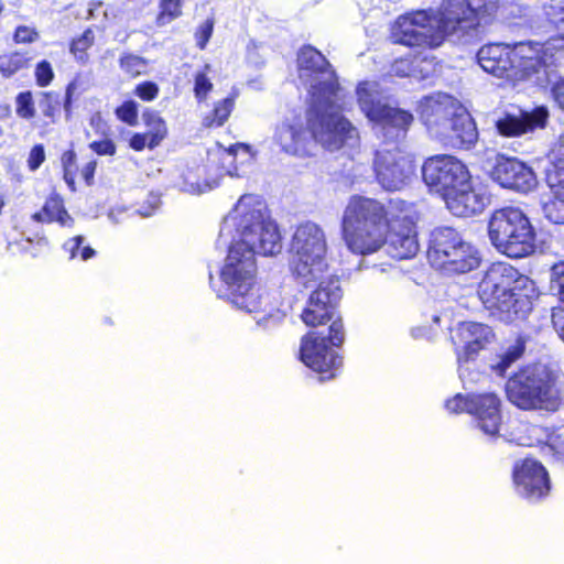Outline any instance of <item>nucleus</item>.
Instances as JSON below:
<instances>
[{
    "mask_svg": "<svg viewBox=\"0 0 564 564\" xmlns=\"http://www.w3.org/2000/svg\"><path fill=\"white\" fill-rule=\"evenodd\" d=\"M419 218L413 202L394 197L383 203L355 194L343 212L340 235L348 250L355 254H372L388 246L391 258L412 259L420 248Z\"/></svg>",
    "mask_w": 564,
    "mask_h": 564,
    "instance_id": "obj_1",
    "label": "nucleus"
},
{
    "mask_svg": "<svg viewBox=\"0 0 564 564\" xmlns=\"http://www.w3.org/2000/svg\"><path fill=\"white\" fill-rule=\"evenodd\" d=\"M497 10V0H447L438 12L435 28L424 10L399 15L390 26V41L408 47L435 48L456 31L477 30Z\"/></svg>",
    "mask_w": 564,
    "mask_h": 564,
    "instance_id": "obj_2",
    "label": "nucleus"
},
{
    "mask_svg": "<svg viewBox=\"0 0 564 564\" xmlns=\"http://www.w3.org/2000/svg\"><path fill=\"white\" fill-rule=\"evenodd\" d=\"M304 126L299 117L295 122H282L274 130V141L285 153L306 156L313 142L324 145L343 144L352 138L355 128L343 115L333 111L332 97L335 85L321 80L311 86Z\"/></svg>",
    "mask_w": 564,
    "mask_h": 564,
    "instance_id": "obj_3",
    "label": "nucleus"
},
{
    "mask_svg": "<svg viewBox=\"0 0 564 564\" xmlns=\"http://www.w3.org/2000/svg\"><path fill=\"white\" fill-rule=\"evenodd\" d=\"M538 295L535 281L505 261L491 263L477 288L482 307L491 317L507 325L527 321Z\"/></svg>",
    "mask_w": 564,
    "mask_h": 564,
    "instance_id": "obj_4",
    "label": "nucleus"
},
{
    "mask_svg": "<svg viewBox=\"0 0 564 564\" xmlns=\"http://www.w3.org/2000/svg\"><path fill=\"white\" fill-rule=\"evenodd\" d=\"M422 178L456 217H471L485 208V198L473 185L468 167L456 156L436 154L422 165Z\"/></svg>",
    "mask_w": 564,
    "mask_h": 564,
    "instance_id": "obj_5",
    "label": "nucleus"
},
{
    "mask_svg": "<svg viewBox=\"0 0 564 564\" xmlns=\"http://www.w3.org/2000/svg\"><path fill=\"white\" fill-rule=\"evenodd\" d=\"M506 395L522 411L554 413L564 405L560 375L541 362L528 364L514 371L506 382Z\"/></svg>",
    "mask_w": 564,
    "mask_h": 564,
    "instance_id": "obj_6",
    "label": "nucleus"
},
{
    "mask_svg": "<svg viewBox=\"0 0 564 564\" xmlns=\"http://www.w3.org/2000/svg\"><path fill=\"white\" fill-rule=\"evenodd\" d=\"M257 261L243 242L234 241L220 269L219 276L230 302L248 313H264V292L257 281Z\"/></svg>",
    "mask_w": 564,
    "mask_h": 564,
    "instance_id": "obj_7",
    "label": "nucleus"
},
{
    "mask_svg": "<svg viewBox=\"0 0 564 564\" xmlns=\"http://www.w3.org/2000/svg\"><path fill=\"white\" fill-rule=\"evenodd\" d=\"M492 247L510 259H523L536 250V230L529 216L516 206L495 209L487 226Z\"/></svg>",
    "mask_w": 564,
    "mask_h": 564,
    "instance_id": "obj_8",
    "label": "nucleus"
},
{
    "mask_svg": "<svg viewBox=\"0 0 564 564\" xmlns=\"http://www.w3.org/2000/svg\"><path fill=\"white\" fill-rule=\"evenodd\" d=\"M293 273L304 283L321 280L328 271L327 241L324 230L315 223L304 221L296 226L290 242Z\"/></svg>",
    "mask_w": 564,
    "mask_h": 564,
    "instance_id": "obj_9",
    "label": "nucleus"
},
{
    "mask_svg": "<svg viewBox=\"0 0 564 564\" xmlns=\"http://www.w3.org/2000/svg\"><path fill=\"white\" fill-rule=\"evenodd\" d=\"M341 296L339 280L330 276L319 282L301 313L302 322L313 328L330 322L327 339L330 345L336 347H340L345 340L343 319L337 314Z\"/></svg>",
    "mask_w": 564,
    "mask_h": 564,
    "instance_id": "obj_10",
    "label": "nucleus"
},
{
    "mask_svg": "<svg viewBox=\"0 0 564 564\" xmlns=\"http://www.w3.org/2000/svg\"><path fill=\"white\" fill-rule=\"evenodd\" d=\"M254 199L253 195L245 194L240 196L236 204V209L243 218L241 237L238 242H243L252 250L253 256H272L281 250V235L278 225L269 218H265L261 210H245L246 206Z\"/></svg>",
    "mask_w": 564,
    "mask_h": 564,
    "instance_id": "obj_11",
    "label": "nucleus"
},
{
    "mask_svg": "<svg viewBox=\"0 0 564 564\" xmlns=\"http://www.w3.org/2000/svg\"><path fill=\"white\" fill-rule=\"evenodd\" d=\"M327 336H321L316 330L307 332L301 338L300 360L311 370L319 375L321 381L336 378L343 367V357L334 350Z\"/></svg>",
    "mask_w": 564,
    "mask_h": 564,
    "instance_id": "obj_12",
    "label": "nucleus"
},
{
    "mask_svg": "<svg viewBox=\"0 0 564 564\" xmlns=\"http://www.w3.org/2000/svg\"><path fill=\"white\" fill-rule=\"evenodd\" d=\"M372 167L376 181L387 192L403 189L415 173L413 160L399 148L376 151Z\"/></svg>",
    "mask_w": 564,
    "mask_h": 564,
    "instance_id": "obj_13",
    "label": "nucleus"
},
{
    "mask_svg": "<svg viewBox=\"0 0 564 564\" xmlns=\"http://www.w3.org/2000/svg\"><path fill=\"white\" fill-rule=\"evenodd\" d=\"M512 481L517 491L529 501H541L551 491V479L546 468L533 457H525L514 463Z\"/></svg>",
    "mask_w": 564,
    "mask_h": 564,
    "instance_id": "obj_14",
    "label": "nucleus"
},
{
    "mask_svg": "<svg viewBox=\"0 0 564 564\" xmlns=\"http://www.w3.org/2000/svg\"><path fill=\"white\" fill-rule=\"evenodd\" d=\"M358 104L370 121L384 131L394 130L397 137H404L414 120L409 110L382 102L366 89L358 90Z\"/></svg>",
    "mask_w": 564,
    "mask_h": 564,
    "instance_id": "obj_15",
    "label": "nucleus"
},
{
    "mask_svg": "<svg viewBox=\"0 0 564 564\" xmlns=\"http://www.w3.org/2000/svg\"><path fill=\"white\" fill-rule=\"evenodd\" d=\"M491 175L503 188L519 193L527 194L538 186V180L533 169L514 156L498 154Z\"/></svg>",
    "mask_w": 564,
    "mask_h": 564,
    "instance_id": "obj_16",
    "label": "nucleus"
},
{
    "mask_svg": "<svg viewBox=\"0 0 564 564\" xmlns=\"http://www.w3.org/2000/svg\"><path fill=\"white\" fill-rule=\"evenodd\" d=\"M502 402L495 392L471 393L468 414L486 436L497 438L502 426Z\"/></svg>",
    "mask_w": 564,
    "mask_h": 564,
    "instance_id": "obj_17",
    "label": "nucleus"
},
{
    "mask_svg": "<svg viewBox=\"0 0 564 564\" xmlns=\"http://www.w3.org/2000/svg\"><path fill=\"white\" fill-rule=\"evenodd\" d=\"M549 117L545 106H536L531 110L520 109L518 113L503 112L495 121V129L500 137L519 138L545 128Z\"/></svg>",
    "mask_w": 564,
    "mask_h": 564,
    "instance_id": "obj_18",
    "label": "nucleus"
},
{
    "mask_svg": "<svg viewBox=\"0 0 564 564\" xmlns=\"http://www.w3.org/2000/svg\"><path fill=\"white\" fill-rule=\"evenodd\" d=\"M490 334L489 327L481 323H459L451 337L458 365L476 360L489 343Z\"/></svg>",
    "mask_w": 564,
    "mask_h": 564,
    "instance_id": "obj_19",
    "label": "nucleus"
},
{
    "mask_svg": "<svg viewBox=\"0 0 564 564\" xmlns=\"http://www.w3.org/2000/svg\"><path fill=\"white\" fill-rule=\"evenodd\" d=\"M462 106L456 98L447 94L427 96L420 102L419 116L427 129H434L441 135Z\"/></svg>",
    "mask_w": 564,
    "mask_h": 564,
    "instance_id": "obj_20",
    "label": "nucleus"
},
{
    "mask_svg": "<svg viewBox=\"0 0 564 564\" xmlns=\"http://www.w3.org/2000/svg\"><path fill=\"white\" fill-rule=\"evenodd\" d=\"M516 53L508 45L490 43L484 45L477 52V61L480 67L497 77H507L514 68Z\"/></svg>",
    "mask_w": 564,
    "mask_h": 564,
    "instance_id": "obj_21",
    "label": "nucleus"
},
{
    "mask_svg": "<svg viewBox=\"0 0 564 564\" xmlns=\"http://www.w3.org/2000/svg\"><path fill=\"white\" fill-rule=\"evenodd\" d=\"M449 131L442 134L446 143L456 149H470L478 141V130L475 120L468 110L462 106L452 119Z\"/></svg>",
    "mask_w": 564,
    "mask_h": 564,
    "instance_id": "obj_22",
    "label": "nucleus"
},
{
    "mask_svg": "<svg viewBox=\"0 0 564 564\" xmlns=\"http://www.w3.org/2000/svg\"><path fill=\"white\" fill-rule=\"evenodd\" d=\"M460 234L451 227L437 228L433 234L427 249V257L433 265H438L457 247L463 246Z\"/></svg>",
    "mask_w": 564,
    "mask_h": 564,
    "instance_id": "obj_23",
    "label": "nucleus"
},
{
    "mask_svg": "<svg viewBox=\"0 0 564 564\" xmlns=\"http://www.w3.org/2000/svg\"><path fill=\"white\" fill-rule=\"evenodd\" d=\"M31 219L39 224L56 223L61 227L72 228L74 218L68 213L64 198L61 194L52 192L46 198L42 208L31 215Z\"/></svg>",
    "mask_w": 564,
    "mask_h": 564,
    "instance_id": "obj_24",
    "label": "nucleus"
},
{
    "mask_svg": "<svg viewBox=\"0 0 564 564\" xmlns=\"http://www.w3.org/2000/svg\"><path fill=\"white\" fill-rule=\"evenodd\" d=\"M61 164L63 169V178L68 188L74 192L76 189V177L78 174L76 153L74 149H68L62 153ZM96 170L97 160L90 159L79 171L80 176L87 186L94 185Z\"/></svg>",
    "mask_w": 564,
    "mask_h": 564,
    "instance_id": "obj_25",
    "label": "nucleus"
},
{
    "mask_svg": "<svg viewBox=\"0 0 564 564\" xmlns=\"http://www.w3.org/2000/svg\"><path fill=\"white\" fill-rule=\"evenodd\" d=\"M481 258L478 251L468 242L464 241L457 247L437 268L453 273H466L480 265Z\"/></svg>",
    "mask_w": 564,
    "mask_h": 564,
    "instance_id": "obj_26",
    "label": "nucleus"
},
{
    "mask_svg": "<svg viewBox=\"0 0 564 564\" xmlns=\"http://www.w3.org/2000/svg\"><path fill=\"white\" fill-rule=\"evenodd\" d=\"M296 66L299 72H303L310 77H318L332 68L325 55L311 44H304L299 48Z\"/></svg>",
    "mask_w": 564,
    "mask_h": 564,
    "instance_id": "obj_27",
    "label": "nucleus"
},
{
    "mask_svg": "<svg viewBox=\"0 0 564 564\" xmlns=\"http://www.w3.org/2000/svg\"><path fill=\"white\" fill-rule=\"evenodd\" d=\"M33 57L28 51L12 50L0 54V75L4 79L12 78L18 73L29 69Z\"/></svg>",
    "mask_w": 564,
    "mask_h": 564,
    "instance_id": "obj_28",
    "label": "nucleus"
},
{
    "mask_svg": "<svg viewBox=\"0 0 564 564\" xmlns=\"http://www.w3.org/2000/svg\"><path fill=\"white\" fill-rule=\"evenodd\" d=\"M236 99L237 93H231L216 101L213 109L203 118V126L208 129L223 127L235 109Z\"/></svg>",
    "mask_w": 564,
    "mask_h": 564,
    "instance_id": "obj_29",
    "label": "nucleus"
},
{
    "mask_svg": "<svg viewBox=\"0 0 564 564\" xmlns=\"http://www.w3.org/2000/svg\"><path fill=\"white\" fill-rule=\"evenodd\" d=\"M143 123L147 127V134L150 138L149 149L153 150L167 137L169 129L166 121L161 117L159 111L145 109L142 113Z\"/></svg>",
    "mask_w": 564,
    "mask_h": 564,
    "instance_id": "obj_30",
    "label": "nucleus"
},
{
    "mask_svg": "<svg viewBox=\"0 0 564 564\" xmlns=\"http://www.w3.org/2000/svg\"><path fill=\"white\" fill-rule=\"evenodd\" d=\"M545 182L560 207H564V158H556L545 172Z\"/></svg>",
    "mask_w": 564,
    "mask_h": 564,
    "instance_id": "obj_31",
    "label": "nucleus"
},
{
    "mask_svg": "<svg viewBox=\"0 0 564 564\" xmlns=\"http://www.w3.org/2000/svg\"><path fill=\"white\" fill-rule=\"evenodd\" d=\"M525 351V339L522 336L516 338L514 343L499 356V360L491 368L499 375L505 376L506 371L519 360Z\"/></svg>",
    "mask_w": 564,
    "mask_h": 564,
    "instance_id": "obj_32",
    "label": "nucleus"
},
{
    "mask_svg": "<svg viewBox=\"0 0 564 564\" xmlns=\"http://www.w3.org/2000/svg\"><path fill=\"white\" fill-rule=\"evenodd\" d=\"M185 1L186 0H160L154 19L155 25L162 28L181 18Z\"/></svg>",
    "mask_w": 564,
    "mask_h": 564,
    "instance_id": "obj_33",
    "label": "nucleus"
},
{
    "mask_svg": "<svg viewBox=\"0 0 564 564\" xmlns=\"http://www.w3.org/2000/svg\"><path fill=\"white\" fill-rule=\"evenodd\" d=\"M210 73L212 65L206 63L193 76V94L198 102L206 101L214 89Z\"/></svg>",
    "mask_w": 564,
    "mask_h": 564,
    "instance_id": "obj_34",
    "label": "nucleus"
},
{
    "mask_svg": "<svg viewBox=\"0 0 564 564\" xmlns=\"http://www.w3.org/2000/svg\"><path fill=\"white\" fill-rule=\"evenodd\" d=\"M94 43L95 33L93 29L87 28L80 35L72 39L69 42V52L78 63L85 64L89 59L88 50Z\"/></svg>",
    "mask_w": 564,
    "mask_h": 564,
    "instance_id": "obj_35",
    "label": "nucleus"
},
{
    "mask_svg": "<svg viewBox=\"0 0 564 564\" xmlns=\"http://www.w3.org/2000/svg\"><path fill=\"white\" fill-rule=\"evenodd\" d=\"M120 69L129 78H137L141 75L147 74L149 62L142 56L134 53L124 52L118 59Z\"/></svg>",
    "mask_w": 564,
    "mask_h": 564,
    "instance_id": "obj_36",
    "label": "nucleus"
},
{
    "mask_svg": "<svg viewBox=\"0 0 564 564\" xmlns=\"http://www.w3.org/2000/svg\"><path fill=\"white\" fill-rule=\"evenodd\" d=\"M40 107L43 117L48 119L50 123L57 122L62 111V101L58 93L45 90L40 94Z\"/></svg>",
    "mask_w": 564,
    "mask_h": 564,
    "instance_id": "obj_37",
    "label": "nucleus"
},
{
    "mask_svg": "<svg viewBox=\"0 0 564 564\" xmlns=\"http://www.w3.org/2000/svg\"><path fill=\"white\" fill-rule=\"evenodd\" d=\"M180 177V186L182 191L187 193H200L204 189L205 183L198 166L184 169L181 172Z\"/></svg>",
    "mask_w": 564,
    "mask_h": 564,
    "instance_id": "obj_38",
    "label": "nucleus"
},
{
    "mask_svg": "<svg viewBox=\"0 0 564 564\" xmlns=\"http://www.w3.org/2000/svg\"><path fill=\"white\" fill-rule=\"evenodd\" d=\"M550 286L560 303L556 307H564V260H558L551 265Z\"/></svg>",
    "mask_w": 564,
    "mask_h": 564,
    "instance_id": "obj_39",
    "label": "nucleus"
},
{
    "mask_svg": "<svg viewBox=\"0 0 564 564\" xmlns=\"http://www.w3.org/2000/svg\"><path fill=\"white\" fill-rule=\"evenodd\" d=\"M35 105L31 90H23L15 96V113L19 118L31 120L35 117Z\"/></svg>",
    "mask_w": 564,
    "mask_h": 564,
    "instance_id": "obj_40",
    "label": "nucleus"
},
{
    "mask_svg": "<svg viewBox=\"0 0 564 564\" xmlns=\"http://www.w3.org/2000/svg\"><path fill=\"white\" fill-rule=\"evenodd\" d=\"M55 78V73L50 61L41 59L34 66V80L37 87H48Z\"/></svg>",
    "mask_w": 564,
    "mask_h": 564,
    "instance_id": "obj_41",
    "label": "nucleus"
},
{
    "mask_svg": "<svg viewBox=\"0 0 564 564\" xmlns=\"http://www.w3.org/2000/svg\"><path fill=\"white\" fill-rule=\"evenodd\" d=\"M116 117L128 126L138 123L139 110L134 100H126L115 110Z\"/></svg>",
    "mask_w": 564,
    "mask_h": 564,
    "instance_id": "obj_42",
    "label": "nucleus"
},
{
    "mask_svg": "<svg viewBox=\"0 0 564 564\" xmlns=\"http://www.w3.org/2000/svg\"><path fill=\"white\" fill-rule=\"evenodd\" d=\"M133 94L142 101L150 102L158 98L160 87L155 82L144 80L135 85Z\"/></svg>",
    "mask_w": 564,
    "mask_h": 564,
    "instance_id": "obj_43",
    "label": "nucleus"
},
{
    "mask_svg": "<svg viewBox=\"0 0 564 564\" xmlns=\"http://www.w3.org/2000/svg\"><path fill=\"white\" fill-rule=\"evenodd\" d=\"M470 398H471V393H467V394L456 393L454 397H452L445 401L444 406L452 414H462V413L468 414Z\"/></svg>",
    "mask_w": 564,
    "mask_h": 564,
    "instance_id": "obj_44",
    "label": "nucleus"
},
{
    "mask_svg": "<svg viewBox=\"0 0 564 564\" xmlns=\"http://www.w3.org/2000/svg\"><path fill=\"white\" fill-rule=\"evenodd\" d=\"M39 37L37 30L28 25H18L12 34V40L15 44H31L37 41Z\"/></svg>",
    "mask_w": 564,
    "mask_h": 564,
    "instance_id": "obj_45",
    "label": "nucleus"
},
{
    "mask_svg": "<svg viewBox=\"0 0 564 564\" xmlns=\"http://www.w3.org/2000/svg\"><path fill=\"white\" fill-rule=\"evenodd\" d=\"M214 32V20L207 19L195 31L194 37L196 46L199 50H205Z\"/></svg>",
    "mask_w": 564,
    "mask_h": 564,
    "instance_id": "obj_46",
    "label": "nucleus"
},
{
    "mask_svg": "<svg viewBox=\"0 0 564 564\" xmlns=\"http://www.w3.org/2000/svg\"><path fill=\"white\" fill-rule=\"evenodd\" d=\"M45 148L42 143L34 144L28 155L26 165L30 171L34 172L40 169V166L45 161Z\"/></svg>",
    "mask_w": 564,
    "mask_h": 564,
    "instance_id": "obj_47",
    "label": "nucleus"
},
{
    "mask_svg": "<svg viewBox=\"0 0 564 564\" xmlns=\"http://www.w3.org/2000/svg\"><path fill=\"white\" fill-rule=\"evenodd\" d=\"M550 95L554 106L564 115V78H558L552 84Z\"/></svg>",
    "mask_w": 564,
    "mask_h": 564,
    "instance_id": "obj_48",
    "label": "nucleus"
},
{
    "mask_svg": "<svg viewBox=\"0 0 564 564\" xmlns=\"http://www.w3.org/2000/svg\"><path fill=\"white\" fill-rule=\"evenodd\" d=\"M89 148L98 155H115L117 147L111 139L96 140L89 143Z\"/></svg>",
    "mask_w": 564,
    "mask_h": 564,
    "instance_id": "obj_49",
    "label": "nucleus"
},
{
    "mask_svg": "<svg viewBox=\"0 0 564 564\" xmlns=\"http://www.w3.org/2000/svg\"><path fill=\"white\" fill-rule=\"evenodd\" d=\"M84 237L82 235L74 236L64 242L63 249L68 253L69 259H76L79 257Z\"/></svg>",
    "mask_w": 564,
    "mask_h": 564,
    "instance_id": "obj_50",
    "label": "nucleus"
},
{
    "mask_svg": "<svg viewBox=\"0 0 564 564\" xmlns=\"http://www.w3.org/2000/svg\"><path fill=\"white\" fill-rule=\"evenodd\" d=\"M551 322L560 338L564 341V307H552Z\"/></svg>",
    "mask_w": 564,
    "mask_h": 564,
    "instance_id": "obj_51",
    "label": "nucleus"
},
{
    "mask_svg": "<svg viewBox=\"0 0 564 564\" xmlns=\"http://www.w3.org/2000/svg\"><path fill=\"white\" fill-rule=\"evenodd\" d=\"M75 90H76V83L74 80L69 82L65 86V94H64L63 99H61L62 109L65 111L67 118H69L72 115L73 97H74Z\"/></svg>",
    "mask_w": 564,
    "mask_h": 564,
    "instance_id": "obj_52",
    "label": "nucleus"
},
{
    "mask_svg": "<svg viewBox=\"0 0 564 564\" xmlns=\"http://www.w3.org/2000/svg\"><path fill=\"white\" fill-rule=\"evenodd\" d=\"M547 446L552 451L554 457L564 465V440L561 435L551 436Z\"/></svg>",
    "mask_w": 564,
    "mask_h": 564,
    "instance_id": "obj_53",
    "label": "nucleus"
},
{
    "mask_svg": "<svg viewBox=\"0 0 564 564\" xmlns=\"http://www.w3.org/2000/svg\"><path fill=\"white\" fill-rule=\"evenodd\" d=\"M149 144L150 138L145 132H135L129 139V147L137 152H141L145 148H149Z\"/></svg>",
    "mask_w": 564,
    "mask_h": 564,
    "instance_id": "obj_54",
    "label": "nucleus"
},
{
    "mask_svg": "<svg viewBox=\"0 0 564 564\" xmlns=\"http://www.w3.org/2000/svg\"><path fill=\"white\" fill-rule=\"evenodd\" d=\"M557 205V199L550 205L547 208V217L556 225H564V207H560Z\"/></svg>",
    "mask_w": 564,
    "mask_h": 564,
    "instance_id": "obj_55",
    "label": "nucleus"
},
{
    "mask_svg": "<svg viewBox=\"0 0 564 564\" xmlns=\"http://www.w3.org/2000/svg\"><path fill=\"white\" fill-rule=\"evenodd\" d=\"M95 254H96L95 249H93L89 246H86V247L82 248L80 253H79V258L83 261H87V260L91 259L93 257H95Z\"/></svg>",
    "mask_w": 564,
    "mask_h": 564,
    "instance_id": "obj_56",
    "label": "nucleus"
},
{
    "mask_svg": "<svg viewBox=\"0 0 564 564\" xmlns=\"http://www.w3.org/2000/svg\"><path fill=\"white\" fill-rule=\"evenodd\" d=\"M8 205V194L4 189L0 188V217L3 215Z\"/></svg>",
    "mask_w": 564,
    "mask_h": 564,
    "instance_id": "obj_57",
    "label": "nucleus"
},
{
    "mask_svg": "<svg viewBox=\"0 0 564 564\" xmlns=\"http://www.w3.org/2000/svg\"><path fill=\"white\" fill-rule=\"evenodd\" d=\"M34 241L36 242L37 246L46 247L48 245V240L44 235L36 236L35 239L26 238V242H29V243H32Z\"/></svg>",
    "mask_w": 564,
    "mask_h": 564,
    "instance_id": "obj_58",
    "label": "nucleus"
},
{
    "mask_svg": "<svg viewBox=\"0 0 564 564\" xmlns=\"http://www.w3.org/2000/svg\"><path fill=\"white\" fill-rule=\"evenodd\" d=\"M243 147L241 143L231 144L228 149H226V152L232 156L237 154V151L239 148Z\"/></svg>",
    "mask_w": 564,
    "mask_h": 564,
    "instance_id": "obj_59",
    "label": "nucleus"
},
{
    "mask_svg": "<svg viewBox=\"0 0 564 564\" xmlns=\"http://www.w3.org/2000/svg\"><path fill=\"white\" fill-rule=\"evenodd\" d=\"M562 39H563V41H564V33L562 34Z\"/></svg>",
    "mask_w": 564,
    "mask_h": 564,
    "instance_id": "obj_60",
    "label": "nucleus"
}]
</instances>
